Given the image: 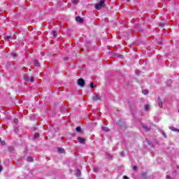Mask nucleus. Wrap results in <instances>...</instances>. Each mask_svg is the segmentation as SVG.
Returning <instances> with one entry per match:
<instances>
[{
	"label": "nucleus",
	"instance_id": "obj_1",
	"mask_svg": "<svg viewBox=\"0 0 179 179\" xmlns=\"http://www.w3.org/2000/svg\"><path fill=\"white\" fill-rule=\"evenodd\" d=\"M104 6H106V3L104 2V0H101L99 3L95 5V8L96 9V10H100V9H101V8H104Z\"/></svg>",
	"mask_w": 179,
	"mask_h": 179
},
{
	"label": "nucleus",
	"instance_id": "obj_2",
	"mask_svg": "<svg viewBox=\"0 0 179 179\" xmlns=\"http://www.w3.org/2000/svg\"><path fill=\"white\" fill-rule=\"evenodd\" d=\"M78 86H80V87H85V80H83V78L78 79Z\"/></svg>",
	"mask_w": 179,
	"mask_h": 179
},
{
	"label": "nucleus",
	"instance_id": "obj_3",
	"mask_svg": "<svg viewBox=\"0 0 179 179\" xmlns=\"http://www.w3.org/2000/svg\"><path fill=\"white\" fill-rule=\"evenodd\" d=\"M24 80H26L27 82H31V83H33V82H34V77L31 76L30 78H29V76H25L24 77Z\"/></svg>",
	"mask_w": 179,
	"mask_h": 179
},
{
	"label": "nucleus",
	"instance_id": "obj_4",
	"mask_svg": "<svg viewBox=\"0 0 179 179\" xmlns=\"http://www.w3.org/2000/svg\"><path fill=\"white\" fill-rule=\"evenodd\" d=\"M93 101H100L101 100V96L99 94H96L94 96H92Z\"/></svg>",
	"mask_w": 179,
	"mask_h": 179
},
{
	"label": "nucleus",
	"instance_id": "obj_5",
	"mask_svg": "<svg viewBox=\"0 0 179 179\" xmlns=\"http://www.w3.org/2000/svg\"><path fill=\"white\" fill-rule=\"evenodd\" d=\"M77 141H78L79 143H82L83 145L86 143V138H83L82 137H78Z\"/></svg>",
	"mask_w": 179,
	"mask_h": 179
},
{
	"label": "nucleus",
	"instance_id": "obj_6",
	"mask_svg": "<svg viewBox=\"0 0 179 179\" xmlns=\"http://www.w3.org/2000/svg\"><path fill=\"white\" fill-rule=\"evenodd\" d=\"M142 128L144 129L145 132H149L150 131V128L148 127L147 125L142 124Z\"/></svg>",
	"mask_w": 179,
	"mask_h": 179
},
{
	"label": "nucleus",
	"instance_id": "obj_7",
	"mask_svg": "<svg viewBox=\"0 0 179 179\" xmlns=\"http://www.w3.org/2000/svg\"><path fill=\"white\" fill-rule=\"evenodd\" d=\"M158 106L161 108L163 107V101L160 99V96L158 97Z\"/></svg>",
	"mask_w": 179,
	"mask_h": 179
},
{
	"label": "nucleus",
	"instance_id": "obj_8",
	"mask_svg": "<svg viewBox=\"0 0 179 179\" xmlns=\"http://www.w3.org/2000/svg\"><path fill=\"white\" fill-rule=\"evenodd\" d=\"M169 129H171V131H173V132H178L179 133V129H177L173 126L169 127Z\"/></svg>",
	"mask_w": 179,
	"mask_h": 179
},
{
	"label": "nucleus",
	"instance_id": "obj_9",
	"mask_svg": "<svg viewBox=\"0 0 179 179\" xmlns=\"http://www.w3.org/2000/svg\"><path fill=\"white\" fill-rule=\"evenodd\" d=\"M76 22H78V23H83V18L80 17H76Z\"/></svg>",
	"mask_w": 179,
	"mask_h": 179
},
{
	"label": "nucleus",
	"instance_id": "obj_10",
	"mask_svg": "<svg viewBox=\"0 0 179 179\" xmlns=\"http://www.w3.org/2000/svg\"><path fill=\"white\" fill-rule=\"evenodd\" d=\"M57 151L59 152V153H61V154H64L65 153V149H64L62 148H59L57 149Z\"/></svg>",
	"mask_w": 179,
	"mask_h": 179
},
{
	"label": "nucleus",
	"instance_id": "obj_11",
	"mask_svg": "<svg viewBox=\"0 0 179 179\" xmlns=\"http://www.w3.org/2000/svg\"><path fill=\"white\" fill-rule=\"evenodd\" d=\"M101 129L104 132H110V129H108L107 127H102Z\"/></svg>",
	"mask_w": 179,
	"mask_h": 179
},
{
	"label": "nucleus",
	"instance_id": "obj_12",
	"mask_svg": "<svg viewBox=\"0 0 179 179\" xmlns=\"http://www.w3.org/2000/svg\"><path fill=\"white\" fill-rule=\"evenodd\" d=\"M76 130L77 131V132H78L79 134H80V132H82V129L80 128V127H77L76 128Z\"/></svg>",
	"mask_w": 179,
	"mask_h": 179
},
{
	"label": "nucleus",
	"instance_id": "obj_13",
	"mask_svg": "<svg viewBox=\"0 0 179 179\" xmlns=\"http://www.w3.org/2000/svg\"><path fill=\"white\" fill-rule=\"evenodd\" d=\"M27 160L29 162H33V158L31 157H27Z\"/></svg>",
	"mask_w": 179,
	"mask_h": 179
},
{
	"label": "nucleus",
	"instance_id": "obj_14",
	"mask_svg": "<svg viewBox=\"0 0 179 179\" xmlns=\"http://www.w3.org/2000/svg\"><path fill=\"white\" fill-rule=\"evenodd\" d=\"M143 94H149V91L148 90H143Z\"/></svg>",
	"mask_w": 179,
	"mask_h": 179
},
{
	"label": "nucleus",
	"instance_id": "obj_15",
	"mask_svg": "<svg viewBox=\"0 0 179 179\" xmlns=\"http://www.w3.org/2000/svg\"><path fill=\"white\" fill-rule=\"evenodd\" d=\"M52 33H53L54 37H57V36H58V34L57 33V31L53 30V31H52Z\"/></svg>",
	"mask_w": 179,
	"mask_h": 179
},
{
	"label": "nucleus",
	"instance_id": "obj_16",
	"mask_svg": "<svg viewBox=\"0 0 179 179\" xmlns=\"http://www.w3.org/2000/svg\"><path fill=\"white\" fill-rule=\"evenodd\" d=\"M80 174H81L80 170L78 169L77 170V177H80Z\"/></svg>",
	"mask_w": 179,
	"mask_h": 179
},
{
	"label": "nucleus",
	"instance_id": "obj_17",
	"mask_svg": "<svg viewBox=\"0 0 179 179\" xmlns=\"http://www.w3.org/2000/svg\"><path fill=\"white\" fill-rule=\"evenodd\" d=\"M9 38H12V36H6L4 37L5 40H9Z\"/></svg>",
	"mask_w": 179,
	"mask_h": 179
},
{
	"label": "nucleus",
	"instance_id": "obj_18",
	"mask_svg": "<svg viewBox=\"0 0 179 179\" xmlns=\"http://www.w3.org/2000/svg\"><path fill=\"white\" fill-rule=\"evenodd\" d=\"M34 65H35V66H40V63H38V62H37V61H35Z\"/></svg>",
	"mask_w": 179,
	"mask_h": 179
},
{
	"label": "nucleus",
	"instance_id": "obj_19",
	"mask_svg": "<svg viewBox=\"0 0 179 179\" xmlns=\"http://www.w3.org/2000/svg\"><path fill=\"white\" fill-rule=\"evenodd\" d=\"M40 136V134L38 133H36L34 136V138H38Z\"/></svg>",
	"mask_w": 179,
	"mask_h": 179
},
{
	"label": "nucleus",
	"instance_id": "obj_20",
	"mask_svg": "<svg viewBox=\"0 0 179 179\" xmlns=\"http://www.w3.org/2000/svg\"><path fill=\"white\" fill-rule=\"evenodd\" d=\"M145 111H148V110H149V105H145Z\"/></svg>",
	"mask_w": 179,
	"mask_h": 179
},
{
	"label": "nucleus",
	"instance_id": "obj_21",
	"mask_svg": "<svg viewBox=\"0 0 179 179\" xmlns=\"http://www.w3.org/2000/svg\"><path fill=\"white\" fill-rule=\"evenodd\" d=\"M1 145L2 146H5V145H6V143H5V141H1Z\"/></svg>",
	"mask_w": 179,
	"mask_h": 179
},
{
	"label": "nucleus",
	"instance_id": "obj_22",
	"mask_svg": "<svg viewBox=\"0 0 179 179\" xmlns=\"http://www.w3.org/2000/svg\"><path fill=\"white\" fill-rule=\"evenodd\" d=\"M19 122V120L17 118H14V124H17Z\"/></svg>",
	"mask_w": 179,
	"mask_h": 179
},
{
	"label": "nucleus",
	"instance_id": "obj_23",
	"mask_svg": "<svg viewBox=\"0 0 179 179\" xmlns=\"http://www.w3.org/2000/svg\"><path fill=\"white\" fill-rule=\"evenodd\" d=\"M90 86L92 89H93V87H94V84L93 83H90Z\"/></svg>",
	"mask_w": 179,
	"mask_h": 179
},
{
	"label": "nucleus",
	"instance_id": "obj_24",
	"mask_svg": "<svg viewBox=\"0 0 179 179\" xmlns=\"http://www.w3.org/2000/svg\"><path fill=\"white\" fill-rule=\"evenodd\" d=\"M79 1L78 0H73V3H74L75 5L78 4Z\"/></svg>",
	"mask_w": 179,
	"mask_h": 179
},
{
	"label": "nucleus",
	"instance_id": "obj_25",
	"mask_svg": "<svg viewBox=\"0 0 179 179\" xmlns=\"http://www.w3.org/2000/svg\"><path fill=\"white\" fill-rule=\"evenodd\" d=\"M133 170H135L136 171H138V166H134L133 167Z\"/></svg>",
	"mask_w": 179,
	"mask_h": 179
},
{
	"label": "nucleus",
	"instance_id": "obj_26",
	"mask_svg": "<svg viewBox=\"0 0 179 179\" xmlns=\"http://www.w3.org/2000/svg\"><path fill=\"white\" fill-rule=\"evenodd\" d=\"M8 150L9 152H12V150H13V148L12 147L8 148Z\"/></svg>",
	"mask_w": 179,
	"mask_h": 179
},
{
	"label": "nucleus",
	"instance_id": "obj_27",
	"mask_svg": "<svg viewBox=\"0 0 179 179\" xmlns=\"http://www.w3.org/2000/svg\"><path fill=\"white\" fill-rule=\"evenodd\" d=\"M123 178L124 179H129V178H128V176H124Z\"/></svg>",
	"mask_w": 179,
	"mask_h": 179
},
{
	"label": "nucleus",
	"instance_id": "obj_28",
	"mask_svg": "<svg viewBox=\"0 0 179 179\" xmlns=\"http://www.w3.org/2000/svg\"><path fill=\"white\" fill-rule=\"evenodd\" d=\"M166 179H171V178L170 177V176H166Z\"/></svg>",
	"mask_w": 179,
	"mask_h": 179
},
{
	"label": "nucleus",
	"instance_id": "obj_29",
	"mask_svg": "<svg viewBox=\"0 0 179 179\" xmlns=\"http://www.w3.org/2000/svg\"><path fill=\"white\" fill-rule=\"evenodd\" d=\"M118 58H123L122 55H117Z\"/></svg>",
	"mask_w": 179,
	"mask_h": 179
},
{
	"label": "nucleus",
	"instance_id": "obj_30",
	"mask_svg": "<svg viewBox=\"0 0 179 179\" xmlns=\"http://www.w3.org/2000/svg\"><path fill=\"white\" fill-rule=\"evenodd\" d=\"M3 169V168L2 166H0V173H1V171H2Z\"/></svg>",
	"mask_w": 179,
	"mask_h": 179
},
{
	"label": "nucleus",
	"instance_id": "obj_31",
	"mask_svg": "<svg viewBox=\"0 0 179 179\" xmlns=\"http://www.w3.org/2000/svg\"><path fill=\"white\" fill-rule=\"evenodd\" d=\"M17 55L16 53L13 54V57H16Z\"/></svg>",
	"mask_w": 179,
	"mask_h": 179
},
{
	"label": "nucleus",
	"instance_id": "obj_32",
	"mask_svg": "<svg viewBox=\"0 0 179 179\" xmlns=\"http://www.w3.org/2000/svg\"><path fill=\"white\" fill-rule=\"evenodd\" d=\"M160 26H161V27H163V26H164V25L161 24Z\"/></svg>",
	"mask_w": 179,
	"mask_h": 179
},
{
	"label": "nucleus",
	"instance_id": "obj_33",
	"mask_svg": "<svg viewBox=\"0 0 179 179\" xmlns=\"http://www.w3.org/2000/svg\"><path fill=\"white\" fill-rule=\"evenodd\" d=\"M129 1H131V0H127V2H129Z\"/></svg>",
	"mask_w": 179,
	"mask_h": 179
},
{
	"label": "nucleus",
	"instance_id": "obj_34",
	"mask_svg": "<svg viewBox=\"0 0 179 179\" xmlns=\"http://www.w3.org/2000/svg\"><path fill=\"white\" fill-rule=\"evenodd\" d=\"M1 12H2V11L0 10V13H1Z\"/></svg>",
	"mask_w": 179,
	"mask_h": 179
},
{
	"label": "nucleus",
	"instance_id": "obj_35",
	"mask_svg": "<svg viewBox=\"0 0 179 179\" xmlns=\"http://www.w3.org/2000/svg\"><path fill=\"white\" fill-rule=\"evenodd\" d=\"M0 142H1V138H0Z\"/></svg>",
	"mask_w": 179,
	"mask_h": 179
}]
</instances>
